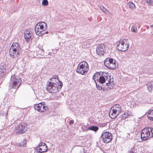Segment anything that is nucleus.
Wrapping results in <instances>:
<instances>
[{
	"mask_svg": "<svg viewBox=\"0 0 153 153\" xmlns=\"http://www.w3.org/2000/svg\"><path fill=\"white\" fill-rule=\"evenodd\" d=\"M48 148L47 146L46 145L45 146H42L41 147H37L36 150H39L38 152L43 153L46 152L48 150Z\"/></svg>",
	"mask_w": 153,
	"mask_h": 153,
	"instance_id": "obj_17",
	"label": "nucleus"
},
{
	"mask_svg": "<svg viewBox=\"0 0 153 153\" xmlns=\"http://www.w3.org/2000/svg\"><path fill=\"white\" fill-rule=\"evenodd\" d=\"M106 47L104 44H99L96 48L97 53L99 55H103L105 52Z\"/></svg>",
	"mask_w": 153,
	"mask_h": 153,
	"instance_id": "obj_9",
	"label": "nucleus"
},
{
	"mask_svg": "<svg viewBox=\"0 0 153 153\" xmlns=\"http://www.w3.org/2000/svg\"><path fill=\"white\" fill-rule=\"evenodd\" d=\"M8 110H6V111H7V112L6 113V116H7V112H8Z\"/></svg>",
	"mask_w": 153,
	"mask_h": 153,
	"instance_id": "obj_48",
	"label": "nucleus"
},
{
	"mask_svg": "<svg viewBox=\"0 0 153 153\" xmlns=\"http://www.w3.org/2000/svg\"><path fill=\"white\" fill-rule=\"evenodd\" d=\"M119 114L118 112H116L115 111L111 108V110L109 113V116L111 118L113 119L117 117Z\"/></svg>",
	"mask_w": 153,
	"mask_h": 153,
	"instance_id": "obj_14",
	"label": "nucleus"
},
{
	"mask_svg": "<svg viewBox=\"0 0 153 153\" xmlns=\"http://www.w3.org/2000/svg\"><path fill=\"white\" fill-rule=\"evenodd\" d=\"M99 128L97 126H91L89 127L88 129H85L86 130H92L95 131H96L98 130Z\"/></svg>",
	"mask_w": 153,
	"mask_h": 153,
	"instance_id": "obj_22",
	"label": "nucleus"
},
{
	"mask_svg": "<svg viewBox=\"0 0 153 153\" xmlns=\"http://www.w3.org/2000/svg\"><path fill=\"white\" fill-rule=\"evenodd\" d=\"M129 47V44L126 39L122 40L120 45L119 47L118 50L122 51H127Z\"/></svg>",
	"mask_w": 153,
	"mask_h": 153,
	"instance_id": "obj_7",
	"label": "nucleus"
},
{
	"mask_svg": "<svg viewBox=\"0 0 153 153\" xmlns=\"http://www.w3.org/2000/svg\"><path fill=\"white\" fill-rule=\"evenodd\" d=\"M111 108L115 111L116 112H118L119 114L122 111L121 106L119 104H115Z\"/></svg>",
	"mask_w": 153,
	"mask_h": 153,
	"instance_id": "obj_18",
	"label": "nucleus"
},
{
	"mask_svg": "<svg viewBox=\"0 0 153 153\" xmlns=\"http://www.w3.org/2000/svg\"><path fill=\"white\" fill-rule=\"evenodd\" d=\"M88 70L89 66L88 63L83 61L78 64L76 71L79 74L84 75L87 73Z\"/></svg>",
	"mask_w": 153,
	"mask_h": 153,
	"instance_id": "obj_3",
	"label": "nucleus"
},
{
	"mask_svg": "<svg viewBox=\"0 0 153 153\" xmlns=\"http://www.w3.org/2000/svg\"><path fill=\"white\" fill-rule=\"evenodd\" d=\"M129 115L127 114H126V113H125L123 115V117H122V118L123 119V120H125L126 119V118H128V116H129Z\"/></svg>",
	"mask_w": 153,
	"mask_h": 153,
	"instance_id": "obj_32",
	"label": "nucleus"
},
{
	"mask_svg": "<svg viewBox=\"0 0 153 153\" xmlns=\"http://www.w3.org/2000/svg\"><path fill=\"white\" fill-rule=\"evenodd\" d=\"M74 123V121L73 120H71L70 121L69 123L70 125H72Z\"/></svg>",
	"mask_w": 153,
	"mask_h": 153,
	"instance_id": "obj_38",
	"label": "nucleus"
},
{
	"mask_svg": "<svg viewBox=\"0 0 153 153\" xmlns=\"http://www.w3.org/2000/svg\"><path fill=\"white\" fill-rule=\"evenodd\" d=\"M105 125V124H102V127H104Z\"/></svg>",
	"mask_w": 153,
	"mask_h": 153,
	"instance_id": "obj_47",
	"label": "nucleus"
},
{
	"mask_svg": "<svg viewBox=\"0 0 153 153\" xmlns=\"http://www.w3.org/2000/svg\"><path fill=\"white\" fill-rule=\"evenodd\" d=\"M51 100H57V98L56 97H55V98H51Z\"/></svg>",
	"mask_w": 153,
	"mask_h": 153,
	"instance_id": "obj_44",
	"label": "nucleus"
},
{
	"mask_svg": "<svg viewBox=\"0 0 153 153\" xmlns=\"http://www.w3.org/2000/svg\"><path fill=\"white\" fill-rule=\"evenodd\" d=\"M22 80L18 76L15 74L12 75L10 78V83L12 86H20L21 84Z\"/></svg>",
	"mask_w": 153,
	"mask_h": 153,
	"instance_id": "obj_5",
	"label": "nucleus"
},
{
	"mask_svg": "<svg viewBox=\"0 0 153 153\" xmlns=\"http://www.w3.org/2000/svg\"><path fill=\"white\" fill-rule=\"evenodd\" d=\"M59 82H57L56 80H55V82H53V80L49 81L47 82L46 84V86H62L63 83L62 82L58 80Z\"/></svg>",
	"mask_w": 153,
	"mask_h": 153,
	"instance_id": "obj_11",
	"label": "nucleus"
},
{
	"mask_svg": "<svg viewBox=\"0 0 153 153\" xmlns=\"http://www.w3.org/2000/svg\"><path fill=\"white\" fill-rule=\"evenodd\" d=\"M137 29V27L134 26H132L131 28V31L133 32H136Z\"/></svg>",
	"mask_w": 153,
	"mask_h": 153,
	"instance_id": "obj_33",
	"label": "nucleus"
},
{
	"mask_svg": "<svg viewBox=\"0 0 153 153\" xmlns=\"http://www.w3.org/2000/svg\"><path fill=\"white\" fill-rule=\"evenodd\" d=\"M17 144L19 146H22V144L21 143H18Z\"/></svg>",
	"mask_w": 153,
	"mask_h": 153,
	"instance_id": "obj_43",
	"label": "nucleus"
},
{
	"mask_svg": "<svg viewBox=\"0 0 153 153\" xmlns=\"http://www.w3.org/2000/svg\"><path fill=\"white\" fill-rule=\"evenodd\" d=\"M150 27H153V25H151L150 26Z\"/></svg>",
	"mask_w": 153,
	"mask_h": 153,
	"instance_id": "obj_49",
	"label": "nucleus"
},
{
	"mask_svg": "<svg viewBox=\"0 0 153 153\" xmlns=\"http://www.w3.org/2000/svg\"><path fill=\"white\" fill-rule=\"evenodd\" d=\"M107 81L105 79V77H103L102 76H100L99 78L97 80V82L101 84H103L105 83V81Z\"/></svg>",
	"mask_w": 153,
	"mask_h": 153,
	"instance_id": "obj_21",
	"label": "nucleus"
},
{
	"mask_svg": "<svg viewBox=\"0 0 153 153\" xmlns=\"http://www.w3.org/2000/svg\"><path fill=\"white\" fill-rule=\"evenodd\" d=\"M153 85V82H150L147 83L146 84L147 86H152Z\"/></svg>",
	"mask_w": 153,
	"mask_h": 153,
	"instance_id": "obj_35",
	"label": "nucleus"
},
{
	"mask_svg": "<svg viewBox=\"0 0 153 153\" xmlns=\"http://www.w3.org/2000/svg\"><path fill=\"white\" fill-rule=\"evenodd\" d=\"M35 109L38 111L43 112L47 109V107L46 104L42 102L35 105L34 106Z\"/></svg>",
	"mask_w": 153,
	"mask_h": 153,
	"instance_id": "obj_8",
	"label": "nucleus"
},
{
	"mask_svg": "<svg viewBox=\"0 0 153 153\" xmlns=\"http://www.w3.org/2000/svg\"><path fill=\"white\" fill-rule=\"evenodd\" d=\"M96 88L99 90H101L102 89V87H96Z\"/></svg>",
	"mask_w": 153,
	"mask_h": 153,
	"instance_id": "obj_39",
	"label": "nucleus"
},
{
	"mask_svg": "<svg viewBox=\"0 0 153 153\" xmlns=\"http://www.w3.org/2000/svg\"><path fill=\"white\" fill-rule=\"evenodd\" d=\"M36 25H38L39 27L42 29H43L45 30H46L47 28V24L44 22H41L38 23Z\"/></svg>",
	"mask_w": 153,
	"mask_h": 153,
	"instance_id": "obj_19",
	"label": "nucleus"
},
{
	"mask_svg": "<svg viewBox=\"0 0 153 153\" xmlns=\"http://www.w3.org/2000/svg\"><path fill=\"white\" fill-rule=\"evenodd\" d=\"M102 72V75H101L100 76H102L103 77H105L106 80L107 81L108 79V78H110V76H108V75H107V74L106 73V72Z\"/></svg>",
	"mask_w": 153,
	"mask_h": 153,
	"instance_id": "obj_25",
	"label": "nucleus"
},
{
	"mask_svg": "<svg viewBox=\"0 0 153 153\" xmlns=\"http://www.w3.org/2000/svg\"><path fill=\"white\" fill-rule=\"evenodd\" d=\"M6 65L3 64V65L0 66V71L1 73H3L4 74H5L7 73L6 71Z\"/></svg>",
	"mask_w": 153,
	"mask_h": 153,
	"instance_id": "obj_23",
	"label": "nucleus"
},
{
	"mask_svg": "<svg viewBox=\"0 0 153 153\" xmlns=\"http://www.w3.org/2000/svg\"><path fill=\"white\" fill-rule=\"evenodd\" d=\"M121 41L120 40L119 42H118L116 43V46L118 47V50L119 48V47L120 46V45Z\"/></svg>",
	"mask_w": 153,
	"mask_h": 153,
	"instance_id": "obj_37",
	"label": "nucleus"
},
{
	"mask_svg": "<svg viewBox=\"0 0 153 153\" xmlns=\"http://www.w3.org/2000/svg\"><path fill=\"white\" fill-rule=\"evenodd\" d=\"M102 73L101 71L99 72H97L95 73L93 76V79L95 81V83L96 84V86H99V85H97V83L96 82V80H98L99 78V77L101 75H102Z\"/></svg>",
	"mask_w": 153,
	"mask_h": 153,
	"instance_id": "obj_16",
	"label": "nucleus"
},
{
	"mask_svg": "<svg viewBox=\"0 0 153 153\" xmlns=\"http://www.w3.org/2000/svg\"><path fill=\"white\" fill-rule=\"evenodd\" d=\"M24 36L25 41L27 42L31 41L33 37L32 33L27 30L24 31Z\"/></svg>",
	"mask_w": 153,
	"mask_h": 153,
	"instance_id": "obj_10",
	"label": "nucleus"
},
{
	"mask_svg": "<svg viewBox=\"0 0 153 153\" xmlns=\"http://www.w3.org/2000/svg\"><path fill=\"white\" fill-rule=\"evenodd\" d=\"M27 142V140L26 138H25L22 141V143H23L22 144V146L23 147H24L25 146L26 144V143Z\"/></svg>",
	"mask_w": 153,
	"mask_h": 153,
	"instance_id": "obj_34",
	"label": "nucleus"
},
{
	"mask_svg": "<svg viewBox=\"0 0 153 153\" xmlns=\"http://www.w3.org/2000/svg\"><path fill=\"white\" fill-rule=\"evenodd\" d=\"M46 144L44 143H39L38 147H41L42 146H45Z\"/></svg>",
	"mask_w": 153,
	"mask_h": 153,
	"instance_id": "obj_36",
	"label": "nucleus"
},
{
	"mask_svg": "<svg viewBox=\"0 0 153 153\" xmlns=\"http://www.w3.org/2000/svg\"><path fill=\"white\" fill-rule=\"evenodd\" d=\"M43 33H44V34H47L48 33V31H46V30H44L43 32Z\"/></svg>",
	"mask_w": 153,
	"mask_h": 153,
	"instance_id": "obj_42",
	"label": "nucleus"
},
{
	"mask_svg": "<svg viewBox=\"0 0 153 153\" xmlns=\"http://www.w3.org/2000/svg\"><path fill=\"white\" fill-rule=\"evenodd\" d=\"M58 80L59 79V77L58 75H54L51 78L49 79V81L53 80V79H56Z\"/></svg>",
	"mask_w": 153,
	"mask_h": 153,
	"instance_id": "obj_30",
	"label": "nucleus"
},
{
	"mask_svg": "<svg viewBox=\"0 0 153 153\" xmlns=\"http://www.w3.org/2000/svg\"><path fill=\"white\" fill-rule=\"evenodd\" d=\"M86 128V126H83L82 127V128L83 129L85 128Z\"/></svg>",
	"mask_w": 153,
	"mask_h": 153,
	"instance_id": "obj_45",
	"label": "nucleus"
},
{
	"mask_svg": "<svg viewBox=\"0 0 153 153\" xmlns=\"http://www.w3.org/2000/svg\"><path fill=\"white\" fill-rule=\"evenodd\" d=\"M102 90L103 91H105L106 90V87H102Z\"/></svg>",
	"mask_w": 153,
	"mask_h": 153,
	"instance_id": "obj_41",
	"label": "nucleus"
},
{
	"mask_svg": "<svg viewBox=\"0 0 153 153\" xmlns=\"http://www.w3.org/2000/svg\"><path fill=\"white\" fill-rule=\"evenodd\" d=\"M100 9L104 13L107 14L108 13V11L103 6H101L100 7Z\"/></svg>",
	"mask_w": 153,
	"mask_h": 153,
	"instance_id": "obj_26",
	"label": "nucleus"
},
{
	"mask_svg": "<svg viewBox=\"0 0 153 153\" xmlns=\"http://www.w3.org/2000/svg\"><path fill=\"white\" fill-rule=\"evenodd\" d=\"M113 78H111V76H110V78L108 79V82L106 83V85L107 86H109L110 85L108 84H111V83H112V85H113L114 83L113 82Z\"/></svg>",
	"mask_w": 153,
	"mask_h": 153,
	"instance_id": "obj_24",
	"label": "nucleus"
},
{
	"mask_svg": "<svg viewBox=\"0 0 153 153\" xmlns=\"http://www.w3.org/2000/svg\"><path fill=\"white\" fill-rule=\"evenodd\" d=\"M16 87H10V88H9V89L10 90V91L12 92H16ZM17 88L19 87H17Z\"/></svg>",
	"mask_w": 153,
	"mask_h": 153,
	"instance_id": "obj_27",
	"label": "nucleus"
},
{
	"mask_svg": "<svg viewBox=\"0 0 153 153\" xmlns=\"http://www.w3.org/2000/svg\"><path fill=\"white\" fill-rule=\"evenodd\" d=\"M116 61L111 58H107L104 61V65L107 68L111 70L116 69Z\"/></svg>",
	"mask_w": 153,
	"mask_h": 153,
	"instance_id": "obj_4",
	"label": "nucleus"
},
{
	"mask_svg": "<svg viewBox=\"0 0 153 153\" xmlns=\"http://www.w3.org/2000/svg\"><path fill=\"white\" fill-rule=\"evenodd\" d=\"M55 80H54L53 79V82H55Z\"/></svg>",
	"mask_w": 153,
	"mask_h": 153,
	"instance_id": "obj_50",
	"label": "nucleus"
},
{
	"mask_svg": "<svg viewBox=\"0 0 153 153\" xmlns=\"http://www.w3.org/2000/svg\"><path fill=\"white\" fill-rule=\"evenodd\" d=\"M85 129H84V130H83V131H85Z\"/></svg>",
	"mask_w": 153,
	"mask_h": 153,
	"instance_id": "obj_51",
	"label": "nucleus"
},
{
	"mask_svg": "<svg viewBox=\"0 0 153 153\" xmlns=\"http://www.w3.org/2000/svg\"><path fill=\"white\" fill-rule=\"evenodd\" d=\"M42 4L43 6H46L48 5V2L47 0H43Z\"/></svg>",
	"mask_w": 153,
	"mask_h": 153,
	"instance_id": "obj_28",
	"label": "nucleus"
},
{
	"mask_svg": "<svg viewBox=\"0 0 153 153\" xmlns=\"http://www.w3.org/2000/svg\"><path fill=\"white\" fill-rule=\"evenodd\" d=\"M38 27L39 26L38 25H36L35 28V31L36 35L39 36H41L44 35L43 32L44 30H44L43 29L40 28Z\"/></svg>",
	"mask_w": 153,
	"mask_h": 153,
	"instance_id": "obj_13",
	"label": "nucleus"
},
{
	"mask_svg": "<svg viewBox=\"0 0 153 153\" xmlns=\"http://www.w3.org/2000/svg\"><path fill=\"white\" fill-rule=\"evenodd\" d=\"M19 130L21 133L25 132L27 129V125L23 123L19 124Z\"/></svg>",
	"mask_w": 153,
	"mask_h": 153,
	"instance_id": "obj_15",
	"label": "nucleus"
},
{
	"mask_svg": "<svg viewBox=\"0 0 153 153\" xmlns=\"http://www.w3.org/2000/svg\"><path fill=\"white\" fill-rule=\"evenodd\" d=\"M128 152L129 153H137L136 152H134V151L133 150H131L130 151H129Z\"/></svg>",
	"mask_w": 153,
	"mask_h": 153,
	"instance_id": "obj_40",
	"label": "nucleus"
},
{
	"mask_svg": "<svg viewBox=\"0 0 153 153\" xmlns=\"http://www.w3.org/2000/svg\"><path fill=\"white\" fill-rule=\"evenodd\" d=\"M148 118L150 120L153 121V109L149 110L147 113Z\"/></svg>",
	"mask_w": 153,
	"mask_h": 153,
	"instance_id": "obj_20",
	"label": "nucleus"
},
{
	"mask_svg": "<svg viewBox=\"0 0 153 153\" xmlns=\"http://www.w3.org/2000/svg\"><path fill=\"white\" fill-rule=\"evenodd\" d=\"M51 52H49V53H48V54L49 55H51Z\"/></svg>",
	"mask_w": 153,
	"mask_h": 153,
	"instance_id": "obj_46",
	"label": "nucleus"
},
{
	"mask_svg": "<svg viewBox=\"0 0 153 153\" xmlns=\"http://www.w3.org/2000/svg\"><path fill=\"white\" fill-rule=\"evenodd\" d=\"M62 87H46L47 90L50 93H56L60 90Z\"/></svg>",
	"mask_w": 153,
	"mask_h": 153,
	"instance_id": "obj_12",
	"label": "nucleus"
},
{
	"mask_svg": "<svg viewBox=\"0 0 153 153\" xmlns=\"http://www.w3.org/2000/svg\"><path fill=\"white\" fill-rule=\"evenodd\" d=\"M153 128L151 127H146L141 130V139L142 140H146L152 137H153L152 132Z\"/></svg>",
	"mask_w": 153,
	"mask_h": 153,
	"instance_id": "obj_2",
	"label": "nucleus"
},
{
	"mask_svg": "<svg viewBox=\"0 0 153 153\" xmlns=\"http://www.w3.org/2000/svg\"><path fill=\"white\" fill-rule=\"evenodd\" d=\"M129 7L131 9H133L135 7V5L133 3L130 2L128 4Z\"/></svg>",
	"mask_w": 153,
	"mask_h": 153,
	"instance_id": "obj_29",
	"label": "nucleus"
},
{
	"mask_svg": "<svg viewBox=\"0 0 153 153\" xmlns=\"http://www.w3.org/2000/svg\"><path fill=\"white\" fill-rule=\"evenodd\" d=\"M147 2L149 5H153V0H147Z\"/></svg>",
	"mask_w": 153,
	"mask_h": 153,
	"instance_id": "obj_31",
	"label": "nucleus"
},
{
	"mask_svg": "<svg viewBox=\"0 0 153 153\" xmlns=\"http://www.w3.org/2000/svg\"><path fill=\"white\" fill-rule=\"evenodd\" d=\"M21 51L19 44L17 42L13 43L9 50V53L12 57L16 58L19 56V51Z\"/></svg>",
	"mask_w": 153,
	"mask_h": 153,
	"instance_id": "obj_1",
	"label": "nucleus"
},
{
	"mask_svg": "<svg viewBox=\"0 0 153 153\" xmlns=\"http://www.w3.org/2000/svg\"><path fill=\"white\" fill-rule=\"evenodd\" d=\"M101 137L102 140L104 143H108L111 141L112 137V134L111 133L106 132L102 134Z\"/></svg>",
	"mask_w": 153,
	"mask_h": 153,
	"instance_id": "obj_6",
	"label": "nucleus"
}]
</instances>
